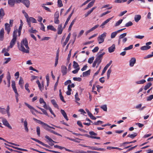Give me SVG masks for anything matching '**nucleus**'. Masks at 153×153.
<instances>
[{"instance_id": "13d9d810", "label": "nucleus", "mask_w": 153, "mask_h": 153, "mask_svg": "<svg viewBox=\"0 0 153 153\" xmlns=\"http://www.w3.org/2000/svg\"><path fill=\"white\" fill-rule=\"evenodd\" d=\"M146 80L145 79H143L140 80L136 82L137 84H143L146 82Z\"/></svg>"}, {"instance_id": "c756f323", "label": "nucleus", "mask_w": 153, "mask_h": 153, "mask_svg": "<svg viewBox=\"0 0 153 153\" xmlns=\"http://www.w3.org/2000/svg\"><path fill=\"white\" fill-rule=\"evenodd\" d=\"M5 15V13L4 10L1 8L0 9V18L2 19Z\"/></svg>"}, {"instance_id": "dca6fc26", "label": "nucleus", "mask_w": 153, "mask_h": 153, "mask_svg": "<svg viewBox=\"0 0 153 153\" xmlns=\"http://www.w3.org/2000/svg\"><path fill=\"white\" fill-rule=\"evenodd\" d=\"M59 50H58L56 51V56L55 59V62L54 65L55 67H56L57 66L58 63V61L59 59Z\"/></svg>"}, {"instance_id": "1a4fd4ad", "label": "nucleus", "mask_w": 153, "mask_h": 153, "mask_svg": "<svg viewBox=\"0 0 153 153\" xmlns=\"http://www.w3.org/2000/svg\"><path fill=\"white\" fill-rule=\"evenodd\" d=\"M2 122L4 125L8 127L10 129H12V128L11 126L10 125L7 121L6 119L4 118H3Z\"/></svg>"}, {"instance_id": "58836bf2", "label": "nucleus", "mask_w": 153, "mask_h": 153, "mask_svg": "<svg viewBox=\"0 0 153 153\" xmlns=\"http://www.w3.org/2000/svg\"><path fill=\"white\" fill-rule=\"evenodd\" d=\"M41 6L43 7L46 10H47L49 12H51V11L50 8L46 7L45 6V4H41Z\"/></svg>"}, {"instance_id": "603ef678", "label": "nucleus", "mask_w": 153, "mask_h": 153, "mask_svg": "<svg viewBox=\"0 0 153 153\" xmlns=\"http://www.w3.org/2000/svg\"><path fill=\"white\" fill-rule=\"evenodd\" d=\"M123 20L122 19H120L116 23L115 26H117L120 25L122 22Z\"/></svg>"}, {"instance_id": "4d7b16f0", "label": "nucleus", "mask_w": 153, "mask_h": 153, "mask_svg": "<svg viewBox=\"0 0 153 153\" xmlns=\"http://www.w3.org/2000/svg\"><path fill=\"white\" fill-rule=\"evenodd\" d=\"M29 87V84L28 83H27L25 85V89L29 93L30 92V90L28 88Z\"/></svg>"}, {"instance_id": "20e7f679", "label": "nucleus", "mask_w": 153, "mask_h": 153, "mask_svg": "<svg viewBox=\"0 0 153 153\" xmlns=\"http://www.w3.org/2000/svg\"><path fill=\"white\" fill-rule=\"evenodd\" d=\"M106 32H104L98 37L97 40L99 44H100L104 42V39L106 36Z\"/></svg>"}, {"instance_id": "f257e3e1", "label": "nucleus", "mask_w": 153, "mask_h": 153, "mask_svg": "<svg viewBox=\"0 0 153 153\" xmlns=\"http://www.w3.org/2000/svg\"><path fill=\"white\" fill-rule=\"evenodd\" d=\"M18 48L19 50L24 53H29L30 48L28 45L27 40L26 38L22 39L20 44L19 42H17Z\"/></svg>"}, {"instance_id": "c9c22d12", "label": "nucleus", "mask_w": 153, "mask_h": 153, "mask_svg": "<svg viewBox=\"0 0 153 153\" xmlns=\"http://www.w3.org/2000/svg\"><path fill=\"white\" fill-rule=\"evenodd\" d=\"M71 15H69L67 19V20L65 23V24H64V25L63 26V28H65L66 27V26L68 24V22L69 21V20H70L71 18Z\"/></svg>"}, {"instance_id": "c03bdc74", "label": "nucleus", "mask_w": 153, "mask_h": 153, "mask_svg": "<svg viewBox=\"0 0 153 153\" xmlns=\"http://www.w3.org/2000/svg\"><path fill=\"white\" fill-rule=\"evenodd\" d=\"M31 28L30 29H29V31L31 33H36L37 31L36 30H33V27H31Z\"/></svg>"}, {"instance_id": "69168bd1", "label": "nucleus", "mask_w": 153, "mask_h": 153, "mask_svg": "<svg viewBox=\"0 0 153 153\" xmlns=\"http://www.w3.org/2000/svg\"><path fill=\"white\" fill-rule=\"evenodd\" d=\"M99 26V25H95V26L91 28L90 29L91 31H92L96 29Z\"/></svg>"}, {"instance_id": "9d476101", "label": "nucleus", "mask_w": 153, "mask_h": 153, "mask_svg": "<svg viewBox=\"0 0 153 153\" xmlns=\"http://www.w3.org/2000/svg\"><path fill=\"white\" fill-rule=\"evenodd\" d=\"M4 144L6 146H8L10 147H12V148H13L14 149H17V150H19L24 151H25V152H27L28 151V150L26 149H22V148H18V147H15V146H13L10 145H9L7 144H6V143H4Z\"/></svg>"}, {"instance_id": "bb28decb", "label": "nucleus", "mask_w": 153, "mask_h": 153, "mask_svg": "<svg viewBox=\"0 0 153 153\" xmlns=\"http://www.w3.org/2000/svg\"><path fill=\"white\" fill-rule=\"evenodd\" d=\"M24 125L25 130L26 132H28L29 131V129L27 127V123L26 120L24 122Z\"/></svg>"}, {"instance_id": "f8f14e48", "label": "nucleus", "mask_w": 153, "mask_h": 153, "mask_svg": "<svg viewBox=\"0 0 153 153\" xmlns=\"http://www.w3.org/2000/svg\"><path fill=\"white\" fill-rule=\"evenodd\" d=\"M71 35V33H69L68 36L66 37L65 41L62 43V46L63 48L65 47V46L66 45L67 43L68 42L70 38Z\"/></svg>"}, {"instance_id": "39448f33", "label": "nucleus", "mask_w": 153, "mask_h": 153, "mask_svg": "<svg viewBox=\"0 0 153 153\" xmlns=\"http://www.w3.org/2000/svg\"><path fill=\"white\" fill-rule=\"evenodd\" d=\"M33 120L34 121H36L37 123L42 125V126H44V127L46 126L48 127V128H51L53 129H55L54 128L50 126L47 124L44 123L42 121L40 120L34 118H33Z\"/></svg>"}, {"instance_id": "de8ad7c7", "label": "nucleus", "mask_w": 153, "mask_h": 153, "mask_svg": "<svg viewBox=\"0 0 153 153\" xmlns=\"http://www.w3.org/2000/svg\"><path fill=\"white\" fill-rule=\"evenodd\" d=\"M94 56H92L91 58H90L88 60V62L89 64H91L94 59Z\"/></svg>"}, {"instance_id": "72a5a7b5", "label": "nucleus", "mask_w": 153, "mask_h": 153, "mask_svg": "<svg viewBox=\"0 0 153 153\" xmlns=\"http://www.w3.org/2000/svg\"><path fill=\"white\" fill-rule=\"evenodd\" d=\"M112 71V70L111 68V67H110L108 70V71H107V78L108 79L109 78L110 76V74Z\"/></svg>"}, {"instance_id": "0eeeda50", "label": "nucleus", "mask_w": 153, "mask_h": 153, "mask_svg": "<svg viewBox=\"0 0 153 153\" xmlns=\"http://www.w3.org/2000/svg\"><path fill=\"white\" fill-rule=\"evenodd\" d=\"M26 20L27 24L29 27H31V22L33 23H36L37 22L36 20L32 17H29Z\"/></svg>"}, {"instance_id": "052dcab7", "label": "nucleus", "mask_w": 153, "mask_h": 153, "mask_svg": "<svg viewBox=\"0 0 153 153\" xmlns=\"http://www.w3.org/2000/svg\"><path fill=\"white\" fill-rule=\"evenodd\" d=\"M101 108L104 111H107V107L106 105H104L101 106Z\"/></svg>"}, {"instance_id": "5701e85b", "label": "nucleus", "mask_w": 153, "mask_h": 153, "mask_svg": "<svg viewBox=\"0 0 153 153\" xmlns=\"http://www.w3.org/2000/svg\"><path fill=\"white\" fill-rule=\"evenodd\" d=\"M82 136H85L86 137H87L88 138H91L92 139H100V137H96V136H91L90 135H89L88 134H85L84 135H82Z\"/></svg>"}, {"instance_id": "2f4dec72", "label": "nucleus", "mask_w": 153, "mask_h": 153, "mask_svg": "<svg viewBox=\"0 0 153 153\" xmlns=\"http://www.w3.org/2000/svg\"><path fill=\"white\" fill-rule=\"evenodd\" d=\"M151 46H144L140 48V49L142 51H145L149 49Z\"/></svg>"}, {"instance_id": "423d86ee", "label": "nucleus", "mask_w": 153, "mask_h": 153, "mask_svg": "<svg viewBox=\"0 0 153 153\" xmlns=\"http://www.w3.org/2000/svg\"><path fill=\"white\" fill-rule=\"evenodd\" d=\"M16 1L17 3H22L27 8H29L30 7V2L29 0H16Z\"/></svg>"}, {"instance_id": "c85d7f7f", "label": "nucleus", "mask_w": 153, "mask_h": 153, "mask_svg": "<svg viewBox=\"0 0 153 153\" xmlns=\"http://www.w3.org/2000/svg\"><path fill=\"white\" fill-rule=\"evenodd\" d=\"M47 27L48 30H50L54 31H56V29L52 25H48Z\"/></svg>"}, {"instance_id": "aec40b11", "label": "nucleus", "mask_w": 153, "mask_h": 153, "mask_svg": "<svg viewBox=\"0 0 153 153\" xmlns=\"http://www.w3.org/2000/svg\"><path fill=\"white\" fill-rule=\"evenodd\" d=\"M113 17H112L111 18H109L106 20L104 22L100 25V27L102 28H104V26L108 23L110 20H111Z\"/></svg>"}, {"instance_id": "e2e57ef3", "label": "nucleus", "mask_w": 153, "mask_h": 153, "mask_svg": "<svg viewBox=\"0 0 153 153\" xmlns=\"http://www.w3.org/2000/svg\"><path fill=\"white\" fill-rule=\"evenodd\" d=\"M99 26V25H95V26L91 28L90 29L91 31H92L96 29Z\"/></svg>"}, {"instance_id": "6e6d98bb", "label": "nucleus", "mask_w": 153, "mask_h": 153, "mask_svg": "<svg viewBox=\"0 0 153 153\" xmlns=\"http://www.w3.org/2000/svg\"><path fill=\"white\" fill-rule=\"evenodd\" d=\"M127 33H123L121 35H120L119 36V38L120 39H122L123 38H125V37L126 36V35Z\"/></svg>"}, {"instance_id": "412c9836", "label": "nucleus", "mask_w": 153, "mask_h": 153, "mask_svg": "<svg viewBox=\"0 0 153 153\" xmlns=\"http://www.w3.org/2000/svg\"><path fill=\"white\" fill-rule=\"evenodd\" d=\"M95 1V0H93L91 1L88 4L87 6V7L86 8H85L84 9V10H86L87 9H88V8H90L91 7H92Z\"/></svg>"}, {"instance_id": "5fc2aeb1", "label": "nucleus", "mask_w": 153, "mask_h": 153, "mask_svg": "<svg viewBox=\"0 0 153 153\" xmlns=\"http://www.w3.org/2000/svg\"><path fill=\"white\" fill-rule=\"evenodd\" d=\"M74 153H87V152L84 151H74Z\"/></svg>"}, {"instance_id": "3c124183", "label": "nucleus", "mask_w": 153, "mask_h": 153, "mask_svg": "<svg viewBox=\"0 0 153 153\" xmlns=\"http://www.w3.org/2000/svg\"><path fill=\"white\" fill-rule=\"evenodd\" d=\"M0 112L3 114H6V110L4 108H0Z\"/></svg>"}, {"instance_id": "473e14b6", "label": "nucleus", "mask_w": 153, "mask_h": 153, "mask_svg": "<svg viewBox=\"0 0 153 153\" xmlns=\"http://www.w3.org/2000/svg\"><path fill=\"white\" fill-rule=\"evenodd\" d=\"M37 107L41 110V111L45 115H46L48 116H49L48 115L45 109L42 108L41 107H40L39 106H37Z\"/></svg>"}, {"instance_id": "a19ab883", "label": "nucleus", "mask_w": 153, "mask_h": 153, "mask_svg": "<svg viewBox=\"0 0 153 153\" xmlns=\"http://www.w3.org/2000/svg\"><path fill=\"white\" fill-rule=\"evenodd\" d=\"M57 3L58 6L59 7H61L63 6L62 1L61 0H58Z\"/></svg>"}, {"instance_id": "4be33fe9", "label": "nucleus", "mask_w": 153, "mask_h": 153, "mask_svg": "<svg viewBox=\"0 0 153 153\" xmlns=\"http://www.w3.org/2000/svg\"><path fill=\"white\" fill-rule=\"evenodd\" d=\"M115 49V45L113 44L111 46L108 48V50L109 53H112L113 52Z\"/></svg>"}, {"instance_id": "4468645a", "label": "nucleus", "mask_w": 153, "mask_h": 153, "mask_svg": "<svg viewBox=\"0 0 153 153\" xmlns=\"http://www.w3.org/2000/svg\"><path fill=\"white\" fill-rule=\"evenodd\" d=\"M136 62V59L135 58L132 57L131 58L129 61V65L131 67L133 66Z\"/></svg>"}, {"instance_id": "e433bc0d", "label": "nucleus", "mask_w": 153, "mask_h": 153, "mask_svg": "<svg viewBox=\"0 0 153 153\" xmlns=\"http://www.w3.org/2000/svg\"><path fill=\"white\" fill-rule=\"evenodd\" d=\"M73 67L75 69H77L79 68L78 64L75 61L73 62Z\"/></svg>"}, {"instance_id": "49530a36", "label": "nucleus", "mask_w": 153, "mask_h": 153, "mask_svg": "<svg viewBox=\"0 0 153 153\" xmlns=\"http://www.w3.org/2000/svg\"><path fill=\"white\" fill-rule=\"evenodd\" d=\"M45 137L50 142H53V143H56V142L54 141L51 138H50L49 136L47 135H46L45 136Z\"/></svg>"}, {"instance_id": "864d4df0", "label": "nucleus", "mask_w": 153, "mask_h": 153, "mask_svg": "<svg viewBox=\"0 0 153 153\" xmlns=\"http://www.w3.org/2000/svg\"><path fill=\"white\" fill-rule=\"evenodd\" d=\"M133 25V23L131 21H129L125 25V26L126 27H128L131 26Z\"/></svg>"}, {"instance_id": "bf43d9fd", "label": "nucleus", "mask_w": 153, "mask_h": 153, "mask_svg": "<svg viewBox=\"0 0 153 153\" xmlns=\"http://www.w3.org/2000/svg\"><path fill=\"white\" fill-rule=\"evenodd\" d=\"M153 99V95H151L147 98V101H151Z\"/></svg>"}, {"instance_id": "680f3d73", "label": "nucleus", "mask_w": 153, "mask_h": 153, "mask_svg": "<svg viewBox=\"0 0 153 153\" xmlns=\"http://www.w3.org/2000/svg\"><path fill=\"white\" fill-rule=\"evenodd\" d=\"M40 25H41V27L40 28V29L44 31H45V27L43 24L41 22L40 23Z\"/></svg>"}, {"instance_id": "7ed1b4c3", "label": "nucleus", "mask_w": 153, "mask_h": 153, "mask_svg": "<svg viewBox=\"0 0 153 153\" xmlns=\"http://www.w3.org/2000/svg\"><path fill=\"white\" fill-rule=\"evenodd\" d=\"M17 33V30H15L14 31L13 36V38L10 42V46L8 47V48H12L15 45L16 40Z\"/></svg>"}, {"instance_id": "8fccbe9b", "label": "nucleus", "mask_w": 153, "mask_h": 153, "mask_svg": "<svg viewBox=\"0 0 153 153\" xmlns=\"http://www.w3.org/2000/svg\"><path fill=\"white\" fill-rule=\"evenodd\" d=\"M117 34V33L116 31L112 32L111 34V38H114L115 37Z\"/></svg>"}, {"instance_id": "f03ea898", "label": "nucleus", "mask_w": 153, "mask_h": 153, "mask_svg": "<svg viewBox=\"0 0 153 153\" xmlns=\"http://www.w3.org/2000/svg\"><path fill=\"white\" fill-rule=\"evenodd\" d=\"M100 53V52H99L98 53V56H97V57L95 59L93 63L92 64V67H95L96 64H97V66L96 68H97L99 66L100 64L102 62V59L103 56L105 54V53L103 52L102 53L99 54Z\"/></svg>"}, {"instance_id": "338daca9", "label": "nucleus", "mask_w": 153, "mask_h": 153, "mask_svg": "<svg viewBox=\"0 0 153 153\" xmlns=\"http://www.w3.org/2000/svg\"><path fill=\"white\" fill-rule=\"evenodd\" d=\"M99 26V25H95V26L91 28L90 29L91 31H92L96 29Z\"/></svg>"}, {"instance_id": "cd10ccee", "label": "nucleus", "mask_w": 153, "mask_h": 153, "mask_svg": "<svg viewBox=\"0 0 153 153\" xmlns=\"http://www.w3.org/2000/svg\"><path fill=\"white\" fill-rule=\"evenodd\" d=\"M52 104L56 108H58L59 107L58 105L57 104L56 100H51Z\"/></svg>"}, {"instance_id": "ea45409f", "label": "nucleus", "mask_w": 153, "mask_h": 153, "mask_svg": "<svg viewBox=\"0 0 153 153\" xmlns=\"http://www.w3.org/2000/svg\"><path fill=\"white\" fill-rule=\"evenodd\" d=\"M3 140H2L6 142L7 143H9L10 144H11V145H14V146H19V145H18V144H15V143H12V142H9L6 140L5 139H4V138H3Z\"/></svg>"}, {"instance_id": "774afa93", "label": "nucleus", "mask_w": 153, "mask_h": 153, "mask_svg": "<svg viewBox=\"0 0 153 153\" xmlns=\"http://www.w3.org/2000/svg\"><path fill=\"white\" fill-rule=\"evenodd\" d=\"M99 47L97 46L96 47L94 48V49L92 50L93 53H95L97 52L99 50Z\"/></svg>"}, {"instance_id": "6ab92c4d", "label": "nucleus", "mask_w": 153, "mask_h": 153, "mask_svg": "<svg viewBox=\"0 0 153 153\" xmlns=\"http://www.w3.org/2000/svg\"><path fill=\"white\" fill-rule=\"evenodd\" d=\"M47 127H46V126L44 127V128L45 129H46V130L49 131L50 132L52 133L55 134L57 135L58 136L60 135V134L56 132L55 131H53V130L49 129V128H48Z\"/></svg>"}, {"instance_id": "7c9ffc66", "label": "nucleus", "mask_w": 153, "mask_h": 153, "mask_svg": "<svg viewBox=\"0 0 153 153\" xmlns=\"http://www.w3.org/2000/svg\"><path fill=\"white\" fill-rule=\"evenodd\" d=\"M137 135V134L136 133H134L132 134H129L127 136L128 137H129L131 139L134 138Z\"/></svg>"}, {"instance_id": "f704fd0d", "label": "nucleus", "mask_w": 153, "mask_h": 153, "mask_svg": "<svg viewBox=\"0 0 153 153\" xmlns=\"http://www.w3.org/2000/svg\"><path fill=\"white\" fill-rule=\"evenodd\" d=\"M75 99L76 100V103L78 104L79 105V103L77 101H79L80 100V99L78 97V93H76L75 95Z\"/></svg>"}, {"instance_id": "9b49d317", "label": "nucleus", "mask_w": 153, "mask_h": 153, "mask_svg": "<svg viewBox=\"0 0 153 153\" xmlns=\"http://www.w3.org/2000/svg\"><path fill=\"white\" fill-rule=\"evenodd\" d=\"M61 72L62 74L63 75H66L67 72V67L65 66L62 65L61 66Z\"/></svg>"}, {"instance_id": "a878e982", "label": "nucleus", "mask_w": 153, "mask_h": 153, "mask_svg": "<svg viewBox=\"0 0 153 153\" xmlns=\"http://www.w3.org/2000/svg\"><path fill=\"white\" fill-rule=\"evenodd\" d=\"M141 18V16L140 15H137L135 16L134 20L136 22H138Z\"/></svg>"}, {"instance_id": "a18cd8bd", "label": "nucleus", "mask_w": 153, "mask_h": 153, "mask_svg": "<svg viewBox=\"0 0 153 153\" xmlns=\"http://www.w3.org/2000/svg\"><path fill=\"white\" fill-rule=\"evenodd\" d=\"M133 45H130V46H129L128 47H126L124 48V49H123L124 51H127L128 50H129L130 49H132L133 48Z\"/></svg>"}, {"instance_id": "79ce46f5", "label": "nucleus", "mask_w": 153, "mask_h": 153, "mask_svg": "<svg viewBox=\"0 0 153 153\" xmlns=\"http://www.w3.org/2000/svg\"><path fill=\"white\" fill-rule=\"evenodd\" d=\"M36 130L37 134L39 136H40V128L39 126H37L36 127Z\"/></svg>"}, {"instance_id": "f3484780", "label": "nucleus", "mask_w": 153, "mask_h": 153, "mask_svg": "<svg viewBox=\"0 0 153 153\" xmlns=\"http://www.w3.org/2000/svg\"><path fill=\"white\" fill-rule=\"evenodd\" d=\"M4 30L3 28H2L0 31V40L3 41L4 38Z\"/></svg>"}, {"instance_id": "6e6552de", "label": "nucleus", "mask_w": 153, "mask_h": 153, "mask_svg": "<svg viewBox=\"0 0 153 153\" xmlns=\"http://www.w3.org/2000/svg\"><path fill=\"white\" fill-rule=\"evenodd\" d=\"M25 105H26L30 109V111L32 114H35V113L33 111V110L35 112L38 113L40 114H42V113L40 112H38L37 110L35 109L33 107L28 104L26 102H25Z\"/></svg>"}, {"instance_id": "2eb2a0df", "label": "nucleus", "mask_w": 153, "mask_h": 153, "mask_svg": "<svg viewBox=\"0 0 153 153\" xmlns=\"http://www.w3.org/2000/svg\"><path fill=\"white\" fill-rule=\"evenodd\" d=\"M12 87L15 94L18 93L16 86L15 82L14 81H12Z\"/></svg>"}, {"instance_id": "ddd939ff", "label": "nucleus", "mask_w": 153, "mask_h": 153, "mask_svg": "<svg viewBox=\"0 0 153 153\" xmlns=\"http://www.w3.org/2000/svg\"><path fill=\"white\" fill-rule=\"evenodd\" d=\"M4 26L5 30L7 31V33L8 34L10 31L11 29L10 27L11 26L8 23H6L4 25Z\"/></svg>"}, {"instance_id": "09e8293b", "label": "nucleus", "mask_w": 153, "mask_h": 153, "mask_svg": "<svg viewBox=\"0 0 153 153\" xmlns=\"http://www.w3.org/2000/svg\"><path fill=\"white\" fill-rule=\"evenodd\" d=\"M103 123V121H102L100 120H98L97 122H94V123H93V124H94V125H98L99 124H102Z\"/></svg>"}, {"instance_id": "4c0bfd02", "label": "nucleus", "mask_w": 153, "mask_h": 153, "mask_svg": "<svg viewBox=\"0 0 153 153\" xmlns=\"http://www.w3.org/2000/svg\"><path fill=\"white\" fill-rule=\"evenodd\" d=\"M152 85V84L151 82L148 83L146 85L144 88V89L146 90L149 88Z\"/></svg>"}, {"instance_id": "37998d69", "label": "nucleus", "mask_w": 153, "mask_h": 153, "mask_svg": "<svg viewBox=\"0 0 153 153\" xmlns=\"http://www.w3.org/2000/svg\"><path fill=\"white\" fill-rule=\"evenodd\" d=\"M89 133L91 136H96L97 135V133L94 132L93 131H89Z\"/></svg>"}, {"instance_id": "393cba45", "label": "nucleus", "mask_w": 153, "mask_h": 153, "mask_svg": "<svg viewBox=\"0 0 153 153\" xmlns=\"http://www.w3.org/2000/svg\"><path fill=\"white\" fill-rule=\"evenodd\" d=\"M91 70L89 69L87 71L83 72L82 73V75L83 77L87 76L90 75Z\"/></svg>"}, {"instance_id": "0e129e2a", "label": "nucleus", "mask_w": 153, "mask_h": 153, "mask_svg": "<svg viewBox=\"0 0 153 153\" xmlns=\"http://www.w3.org/2000/svg\"><path fill=\"white\" fill-rule=\"evenodd\" d=\"M99 26V25H95V26L91 28L90 29L91 31H92L96 29Z\"/></svg>"}, {"instance_id": "b1692460", "label": "nucleus", "mask_w": 153, "mask_h": 153, "mask_svg": "<svg viewBox=\"0 0 153 153\" xmlns=\"http://www.w3.org/2000/svg\"><path fill=\"white\" fill-rule=\"evenodd\" d=\"M23 83L24 81L22 77H20V79L19 81V84L20 86V87L22 88H23Z\"/></svg>"}, {"instance_id": "a211bd4d", "label": "nucleus", "mask_w": 153, "mask_h": 153, "mask_svg": "<svg viewBox=\"0 0 153 153\" xmlns=\"http://www.w3.org/2000/svg\"><path fill=\"white\" fill-rule=\"evenodd\" d=\"M63 29L62 28V24L59 25L57 28V33L59 34H61L62 32Z\"/></svg>"}]
</instances>
